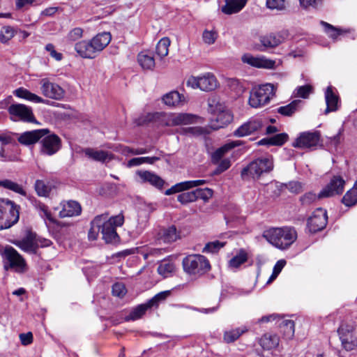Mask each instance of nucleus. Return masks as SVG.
<instances>
[{"instance_id": "obj_1", "label": "nucleus", "mask_w": 357, "mask_h": 357, "mask_svg": "<svg viewBox=\"0 0 357 357\" xmlns=\"http://www.w3.org/2000/svg\"><path fill=\"white\" fill-rule=\"evenodd\" d=\"M262 236L271 244L282 250L288 248L297 238L295 229L291 227H273L265 230Z\"/></svg>"}, {"instance_id": "obj_2", "label": "nucleus", "mask_w": 357, "mask_h": 357, "mask_svg": "<svg viewBox=\"0 0 357 357\" xmlns=\"http://www.w3.org/2000/svg\"><path fill=\"white\" fill-rule=\"evenodd\" d=\"M20 206L7 199H0V230L15 225L20 218Z\"/></svg>"}, {"instance_id": "obj_3", "label": "nucleus", "mask_w": 357, "mask_h": 357, "mask_svg": "<svg viewBox=\"0 0 357 357\" xmlns=\"http://www.w3.org/2000/svg\"><path fill=\"white\" fill-rule=\"evenodd\" d=\"M273 168L271 158H257L242 169L241 176L244 181H248L250 178H259L262 174L269 172Z\"/></svg>"}, {"instance_id": "obj_4", "label": "nucleus", "mask_w": 357, "mask_h": 357, "mask_svg": "<svg viewBox=\"0 0 357 357\" xmlns=\"http://www.w3.org/2000/svg\"><path fill=\"white\" fill-rule=\"evenodd\" d=\"M275 89L272 84H266L252 89L249 98V105L254 108L268 104L275 96Z\"/></svg>"}, {"instance_id": "obj_5", "label": "nucleus", "mask_w": 357, "mask_h": 357, "mask_svg": "<svg viewBox=\"0 0 357 357\" xmlns=\"http://www.w3.org/2000/svg\"><path fill=\"white\" fill-rule=\"evenodd\" d=\"M182 264L184 271L190 275L203 274L211 268L208 260L201 255H188Z\"/></svg>"}, {"instance_id": "obj_6", "label": "nucleus", "mask_w": 357, "mask_h": 357, "mask_svg": "<svg viewBox=\"0 0 357 357\" xmlns=\"http://www.w3.org/2000/svg\"><path fill=\"white\" fill-rule=\"evenodd\" d=\"M356 326L354 324H342L337 333L342 347L347 351H351L357 347Z\"/></svg>"}, {"instance_id": "obj_7", "label": "nucleus", "mask_w": 357, "mask_h": 357, "mask_svg": "<svg viewBox=\"0 0 357 357\" xmlns=\"http://www.w3.org/2000/svg\"><path fill=\"white\" fill-rule=\"evenodd\" d=\"M0 255L7 261L10 268L15 269L17 272H22L26 263L22 257L10 245H0Z\"/></svg>"}, {"instance_id": "obj_8", "label": "nucleus", "mask_w": 357, "mask_h": 357, "mask_svg": "<svg viewBox=\"0 0 357 357\" xmlns=\"http://www.w3.org/2000/svg\"><path fill=\"white\" fill-rule=\"evenodd\" d=\"M320 138L319 131L303 132L300 133L293 142L292 146L299 149L314 150L322 146L320 143Z\"/></svg>"}, {"instance_id": "obj_9", "label": "nucleus", "mask_w": 357, "mask_h": 357, "mask_svg": "<svg viewBox=\"0 0 357 357\" xmlns=\"http://www.w3.org/2000/svg\"><path fill=\"white\" fill-rule=\"evenodd\" d=\"M161 124L165 126L188 125L196 122L197 116L188 113H171L160 114Z\"/></svg>"}, {"instance_id": "obj_10", "label": "nucleus", "mask_w": 357, "mask_h": 357, "mask_svg": "<svg viewBox=\"0 0 357 357\" xmlns=\"http://www.w3.org/2000/svg\"><path fill=\"white\" fill-rule=\"evenodd\" d=\"M8 113L13 121H22L24 122H36L32 109L23 104H12L8 107Z\"/></svg>"}, {"instance_id": "obj_11", "label": "nucleus", "mask_w": 357, "mask_h": 357, "mask_svg": "<svg viewBox=\"0 0 357 357\" xmlns=\"http://www.w3.org/2000/svg\"><path fill=\"white\" fill-rule=\"evenodd\" d=\"M187 85L192 89L209 91L217 87L218 81L213 74L206 73L202 77H190L187 81Z\"/></svg>"}, {"instance_id": "obj_12", "label": "nucleus", "mask_w": 357, "mask_h": 357, "mask_svg": "<svg viewBox=\"0 0 357 357\" xmlns=\"http://www.w3.org/2000/svg\"><path fill=\"white\" fill-rule=\"evenodd\" d=\"M42 94L46 98L60 100L65 96L64 89L59 84L51 82L47 78H43L40 81Z\"/></svg>"}, {"instance_id": "obj_13", "label": "nucleus", "mask_w": 357, "mask_h": 357, "mask_svg": "<svg viewBox=\"0 0 357 357\" xmlns=\"http://www.w3.org/2000/svg\"><path fill=\"white\" fill-rule=\"evenodd\" d=\"M135 207L137 210V225L135 232L140 234L146 227L149 214L154 208L151 204L143 203L139 199H137V202H135Z\"/></svg>"}, {"instance_id": "obj_14", "label": "nucleus", "mask_w": 357, "mask_h": 357, "mask_svg": "<svg viewBox=\"0 0 357 357\" xmlns=\"http://www.w3.org/2000/svg\"><path fill=\"white\" fill-rule=\"evenodd\" d=\"M328 221L326 210L319 208L316 209L307 220V227L310 232L316 233L324 229Z\"/></svg>"}, {"instance_id": "obj_15", "label": "nucleus", "mask_w": 357, "mask_h": 357, "mask_svg": "<svg viewBox=\"0 0 357 357\" xmlns=\"http://www.w3.org/2000/svg\"><path fill=\"white\" fill-rule=\"evenodd\" d=\"M344 179L340 176H334L330 182L319 193V197H329L341 195L344 188Z\"/></svg>"}, {"instance_id": "obj_16", "label": "nucleus", "mask_w": 357, "mask_h": 357, "mask_svg": "<svg viewBox=\"0 0 357 357\" xmlns=\"http://www.w3.org/2000/svg\"><path fill=\"white\" fill-rule=\"evenodd\" d=\"M40 151L45 155L55 154L61 147V140L55 134L44 137L40 142Z\"/></svg>"}, {"instance_id": "obj_17", "label": "nucleus", "mask_w": 357, "mask_h": 357, "mask_svg": "<svg viewBox=\"0 0 357 357\" xmlns=\"http://www.w3.org/2000/svg\"><path fill=\"white\" fill-rule=\"evenodd\" d=\"M50 132L48 129H38L26 131L20 134L17 138L18 142L23 145L29 146L38 142L43 137Z\"/></svg>"}, {"instance_id": "obj_18", "label": "nucleus", "mask_w": 357, "mask_h": 357, "mask_svg": "<svg viewBox=\"0 0 357 357\" xmlns=\"http://www.w3.org/2000/svg\"><path fill=\"white\" fill-rule=\"evenodd\" d=\"M241 60L243 63L256 68L273 69L275 66V61L274 60L268 59L264 56L255 57L250 54H243Z\"/></svg>"}, {"instance_id": "obj_19", "label": "nucleus", "mask_w": 357, "mask_h": 357, "mask_svg": "<svg viewBox=\"0 0 357 357\" xmlns=\"http://www.w3.org/2000/svg\"><path fill=\"white\" fill-rule=\"evenodd\" d=\"M232 121L231 113L229 110H222L211 119L209 126L211 129L217 130L227 126Z\"/></svg>"}, {"instance_id": "obj_20", "label": "nucleus", "mask_w": 357, "mask_h": 357, "mask_svg": "<svg viewBox=\"0 0 357 357\" xmlns=\"http://www.w3.org/2000/svg\"><path fill=\"white\" fill-rule=\"evenodd\" d=\"M261 123L258 120L248 121L239 126L233 133L234 136L243 137L253 134L260 129Z\"/></svg>"}, {"instance_id": "obj_21", "label": "nucleus", "mask_w": 357, "mask_h": 357, "mask_svg": "<svg viewBox=\"0 0 357 357\" xmlns=\"http://www.w3.org/2000/svg\"><path fill=\"white\" fill-rule=\"evenodd\" d=\"M75 50L81 57L84 59H94L98 55L91 40H84L77 43L75 45Z\"/></svg>"}, {"instance_id": "obj_22", "label": "nucleus", "mask_w": 357, "mask_h": 357, "mask_svg": "<svg viewBox=\"0 0 357 357\" xmlns=\"http://www.w3.org/2000/svg\"><path fill=\"white\" fill-rule=\"evenodd\" d=\"M107 218H102L101 234L102 239L106 243H116L119 241V236L116 233V228H114L111 222H106Z\"/></svg>"}, {"instance_id": "obj_23", "label": "nucleus", "mask_w": 357, "mask_h": 357, "mask_svg": "<svg viewBox=\"0 0 357 357\" xmlns=\"http://www.w3.org/2000/svg\"><path fill=\"white\" fill-rule=\"evenodd\" d=\"M284 40V37L280 33H271L259 37V41L264 48H273L278 46Z\"/></svg>"}, {"instance_id": "obj_24", "label": "nucleus", "mask_w": 357, "mask_h": 357, "mask_svg": "<svg viewBox=\"0 0 357 357\" xmlns=\"http://www.w3.org/2000/svg\"><path fill=\"white\" fill-rule=\"evenodd\" d=\"M205 183H206V180H195L181 182L175 184L171 188L167 190L165 195H169L174 193L180 192L199 185H204Z\"/></svg>"}, {"instance_id": "obj_25", "label": "nucleus", "mask_w": 357, "mask_h": 357, "mask_svg": "<svg viewBox=\"0 0 357 357\" xmlns=\"http://www.w3.org/2000/svg\"><path fill=\"white\" fill-rule=\"evenodd\" d=\"M112 36L109 32H102L98 33L91 39L93 45V48L98 54L102 52L110 43Z\"/></svg>"}, {"instance_id": "obj_26", "label": "nucleus", "mask_w": 357, "mask_h": 357, "mask_svg": "<svg viewBox=\"0 0 357 357\" xmlns=\"http://www.w3.org/2000/svg\"><path fill=\"white\" fill-rule=\"evenodd\" d=\"M158 238L165 243H172L180 238V234L174 225L162 227L158 234Z\"/></svg>"}, {"instance_id": "obj_27", "label": "nucleus", "mask_w": 357, "mask_h": 357, "mask_svg": "<svg viewBox=\"0 0 357 357\" xmlns=\"http://www.w3.org/2000/svg\"><path fill=\"white\" fill-rule=\"evenodd\" d=\"M82 212L80 204L76 201H68L63 204L62 210L59 212L61 218L79 215Z\"/></svg>"}, {"instance_id": "obj_28", "label": "nucleus", "mask_w": 357, "mask_h": 357, "mask_svg": "<svg viewBox=\"0 0 357 357\" xmlns=\"http://www.w3.org/2000/svg\"><path fill=\"white\" fill-rule=\"evenodd\" d=\"M162 99L163 102L169 107L179 106L185 102L184 96L176 91H172L165 94Z\"/></svg>"}, {"instance_id": "obj_29", "label": "nucleus", "mask_w": 357, "mask_h": 357, "mask_svg": "<svg viewBox=\"0 0 357 357\" xmlns=\"http://www.w3.org/2000/svg\"><path fill=\"white\" fill-rule=\"evenodd\" d=\"M107 218V214H102L95 217L91 222V228L88 232V238L90 241H95L98 238L99 233H101L102 218Z\"/></svg>"}, {"instance_id": "obj_30", "label": "nucleus", "mask_w": 357, "mask_h": 357, "mask_svg": "<svg viewBox=\"0 0 357 357\" xmlns=\"http://www.w3.org/2000/svg\"><path fill=\"white\" fill-rule=\"evenodd\" d=\"M247 0H225V5L222 7V12L227 15L238 13L246 4Z\"/></svg>"}, {"instance_id": "obj_31", "label": "nucleus", "mask_w": 357, "mask_h": 357, "mask_svg": "<svg viewBox=\"0 0 357 357\" xmlns=\"http://www.w3.org/2000/svg\"><path fill=\"white\" fill-rule=\"evenodd\" d=\"M137 174L139 175L142 182H148L158 188H161L163 186L164 181L158 176L150 172L137 171Z\"/></svg>"}, {"instance_id": "obj_32", "label": "nucleus", "mask_w": 357, "mask_h": 357, "mask_svg": "<svg viewBox=\"0 0 357 357\" xmlns=\"http://www.w3.org/2000/svg\"><path fill=\"white\" fill-rule=\"evenodd\" d=\"M325 99L327 105L325 114L335 112L337 109L338 96L334 93L332 86H328L326 89Z\"/></svg>"}, {"instance_id": "obj_33", "label": "nucleus", "mask_w": 357, "mask_h": 357, "mask_svg": "<svg viewBox=\"0 0 357 357\" xmlns=\"http://www.w3.org/2000/svg\"><path fill=\"white\" fill-rule=\"evenodd\" d=\"M137 62L143 70H153L155 66L153 55L149 52H142L139 53Z\"/></svg>"}, {"instance_id": "obj_34", "label": "nucleus", "mask_w": 357, "mask_h": 357, "mask_svg": "<svg viewBox=\"0 0 357 357\" xmlns=\"http://www.w3.org/2000/svg\"><path fill=\"white\" fill-rule=\"evenodd\" d=\"M14 94L18 98H23L33 102L47 103L48 102V100L43 99L38 95L33 93L29 90L22 87L16 89L14 91Z\"/></svg>"}, {"instance_id": "obj_35", "label": "nucleus", "mask_w": 357, "mask_h": 357, "mask_svg": "<svg viewBox=\"0 0 357 357\" xmlns=\"http://www.w3.org/2000/svg\"><path fill=\"white\" fill-rule=\"evenodd\" d=\"M19 245L22 250L29 254L38 255L37 245L33 234H30L26 238H23L20 242Z\"/></svg>"}, {"instance_id": "obj_36", "label": "nucleus", "mask_w": 357, "mask_h": 357, "mask_svg": "<svg viewBox=\"0 0 357 357\" xmlns=\"http://www.w3.org/2000/svg\"><path fill=\"white\" fill-rule=\"evenodd\" d=\"M162 252L161 249L151 248L148 246H142L135 248V260L140 259L141 257L144 259H147L149 257L158 256Z\"/></svg>"}, {"instance_id": "obj_37", "label": "nucleus", "mask_w": 357, "mask_h": 357, "mask_svg": "<svg viewBox=\"0 0 357 357\" xmlns=\"http://www.w3.org/2000/svg\"><path fill=\"white\" fill-rule=\"evenodd\" d=\"M248 328L243 326L235 329L225 331L223 335V340L226 343H232L237 340L241 335L246 333Z\"/></svg>"}, {"instance_id": "obj_38", "label": "nucleus", "mask_w": 357, "mask_h": 357, "mask_svg": "<svg viewBox=\"0 0 357 357\" xmlns=\"http://www.w3.org/2000/svg\"><path fill=\"white\" fill-rule=\"evenodd\" d=\"M288 135L286 133H280L270 137L261 139L258 144L259 145L268 146H281L287 141Z\"/></svg>"}, {"instance_id": "obj_39", "label": "nucleus", "mask_w": 357, "mask_h": 357, "mask_svg": "<svg viewBox=\"0 0 357 357\" xmlns=\"http://www.w3.org/2000/svg\"><path fill=\"white\" fill-rule=\"evenodd\" d=\"M259 344L264 349L271 350L278 346L279 337L276 335L266 333L261 337Z\"/></svg>"}, {"instance_id": "obj_40", "label": "nucleus", "mask_w": 357, "mask_h": 357, "mask_svg": "<svg viewBox=\"0 0 357 357\" xmlns=\"http://www.w3.org/2000/svg\"><path fill=\"white\" fill-rule=\"evenodd\" d=\"M73 151L75 154H84L86 156H114L111 152L103 150H94L91 148L84 149L80 146H76L73 149Z\"/></svg>"}, {"instance_id": "obj_41", "label": "nucleus", "mask_w": 357, "mask_h": 357, "mask_svg": "<svg viewBox=\"0 0 357 357\" xmlns=\"http://www.w3.org/2000/svg\"><path fill=\"white\" fill-rule=\"evenodd\" d=\"M320 24L323 26L324 31L328 36L333 40H336L339 36L347 32V31L344 29L335 27L324 21H321Z\"/></svg>"}, {"instance_id": "obj_42", "label": "nucleus", "mask_w": 357, "mask_h": 357, "mask_svg": "<svg viewBox=\"0 0 357 357\" xmlns=\"http://www.w3.org/2000/svg\"><path fill=\"white\" fill-rule=\"evenodd\" d=\"M301 103V100H295L285 106L280 107L277 110L279 114L283 116H291L298 109Z\"/></svg>"}, {"instance_id": "obj_43", "label": "nucleus", "mask_w": 357, "mask_h": 357, "mask_svg": "<svg viewBox=\"0 0 357 357\" xmlns=\"http://www.w3.org/2000/svg\"><path fill=\"white\" fill-rule=\"evenodd\" d=\"M211 162L213 165H217L213 173L214 175L221 174L231 166V162L227 158H212Z\"/></svg>"}, {"instance_id": "obj_44", "label": "nucleus", "mask_w": 357, "mask_h": 357, "mask_svg": "<svg viewBox=\"0 0 357 357\" xmlns=\"http://www.w3.org/2000/svg\"><path fill=\"white\" fill-rule=\"evenodd\" d=\"M280 332L286 339H291L294 335V322L289 319H282L279 324Z\"/></svg>"}, {"instance_id": "obj_45", "label": "nucleus", "mask_w": 357, "mask_h": 357, "mask_svg": "<svg viewBox=\"0 0 357 357\" xmlns=\"http://www.w3.org/2000/svg\"><path fill=\"white\" fill-rule=\"evenodd\" d=\"M33 204L35 206V207L39 211V215L42 218L46 219L52 223L56 222V220L52 217V215L50 211L47 206L36 199H34Z\"/></svg>"}, {"instance_id": "obj_46", "label": "nucleus", "mask_w": 357, "mask_h": 357, "mask_svg": "<svg viewBox=\"0 0 357 357\" xmlns=\"http://www.w3.org/2000/svg\"><path fill=\"white\" fill-rule=\"evenodd\" d=\"M248 260V253L243 249L229 261V266L231 268H238L241 264Z\"/></svg>"}, {"instance_id": "obj_47", "label": "nucleus", "mask_w": 357, "mask_h": 357, "mask_svg": "<svg viewBox=\"0 0 357 357\" xmlns=\"http://www.w3.org/2000/svg\"><path fill=\"white\" fill-rule=\"evenodd\" d=\"M174 270V264L169 261H162L158 267V273L164 278L169 277Z\"/></svg>"}, {"instance_id": "obj_48", "label": "nucleus", "mask_w": 357, "mask_h": 357, "mask_svg": "<svg viewBox=\"0 0 357 357\" xmlns=\"http://www.w3.org/2000/svg\"><path fill=\"white\" fill-rule=\"evenodd\" d=\"M170 40L167 38H162L159 40L156 45V54L161 58H164L168 54Z\"/></svg>"}, {"instance_id": "obj_49", "label": "nucleus", "mask_w": 357, "mask_h": 357, "mask_svg": "<svg viewBox=\"0 0 357 357\" xmlns=\"http://www.w3.org/2000/svg\"><path fill=\"white\" fill-rule=\"evenodd\" d=\"M0 186L22 195H26V192L20 185L9 179L0 180Z\"/></svg>"}, {"instance_id": "obj_50", "label": "nucleus", "mask_w": 357, "mask_h": 357, "mask_svg": "<svg viewBox=\"0 0 357 357\" xmlns=\"http://www.w3.org/2000/svg\"><path fill=\"white\" fill-rule=\"evenodd\" d=\"M342 202L347 206H353L357 204V189L354 185L346 192L342 199Z\"/></svg>"}, {"instance_id": "obj_51", "label": "nucleus", "mask_w": 357, "mask_h": 357, "mask_svg": "<svg viewBox=\"0 0 357 357\" xmlns=\"http://www.w3.org/2000/svg\"><path fill=\"white\" fill-rule=\"evenodd\" d=\"M240 141H233L227 143L221 147L218 148L211 156H223L225 154L227 153L229 150L240 145Z\"/></svg>"}, {"instance_id": "obj_52", "label": "nucleus", "mask_w": 357, "mask_h": 357, "mask_svg": "<svg viewBox=\"0 0 357 357\" xmlns=\"http://www.w3.org/2000/svg\"><path fill=\"white\" fill-rule=\"evenodd\" d=\"M35 190L38 195L40 197H47L50 192V188L42 180L36 181Z\"/></svg>"}, {"instance_id": "obj_53", "label": "nucleus", "mask_w": 357, "mask_h": 357, "mask_svg": "<svg viewBox=\"0 0 357 357\" xmlns=\"http://www.w3.org/2000/svg\"><path fill=\"white\" fill-rule=\"evenodd\" d=\"M15 34V31L13 27L10 26H3L0 31V41L1 43H7L10 40Z\"/></svg>"}, {"instance_id": "obj_54", "label": "nucleus", "mask_w": 357, "mask_h": 357, "mask_svg": "<svg viewBox=\"0 0 357 357\" xmlns=\"http://www.w3.org/2000/svg\"><path fill=\"white\" fill-rule=\"evenodd\" d=\"M195 194L196 195V200L198 199H203L204 202H207L213 196V190L210 188H197L195 190Z\"/></svg>"}, {"instance_id": "obj_55", "label": "nucleus", "mask_w": 357, "mask_h": 357, "mask_svg": "<svg viewBox=\"0 0 357 357\" xmlns=\"http://www.w3.org/2000/svg\"><path fill=\"white\" fill-rule=\"evenodd\" d=\"M313 91V87L310 84H306L298 87L295 91V96L302 98H307L309 95Z\"/></svg>"}, {"instance_id": "obj_56", "label": "nucleus", "mask_w": 357, "mask_h": 357, "mask_svg": "<svg viewBox=\"0 0 357 357\" xmlns=\"http://www.w3.org/2000/svg\"><path fill=\"white\" fill-rule=\"evenodd\" d=\"M177 200L183 204L196 201V195L195 190L190 192H183L178 195Z\"/></svg>"}, {"instance_id": "obj_57", "label": "nucleus", "mask_w": 357, "mask_h": 357, "mask_svg": "<svg viewBox=\"0 0 357 357\" xmlns=\"http://www.w3.org/2000/svg\"><path fill=\"white\" fill-rule=\"evenodd\" d=\"M180 133L190 136H199L205 134V130L202 127H188L185 128H182L180 131Z\"/></svg>"}, {"instance_id": "obj_58", "label": "nucleus", "mask_w": 357, "mask_h": 357, "mask_svg": "<svg viewBox=\"0 0 357 357\" xmlns=\"http://www.w3.org/2000/svg\"><path fill=\"white\" fill-rule=\"evenodd\" d=\"M127 292L125 285L121 282H116L112 287V295L119 298H123Z\"/></svg>"}, {"instance_id": "obj_59", "label": "nucleus", "mask_w": 357, "mask_h": 357, "mask_svg": "<svg viewBox=\"0 0 357 357\" xmlns=\"http://www.w3.org/2000/svg\"><path fill=\"white\" fill-rule=\"evenodd\" d=\"M225 243H222L218 241L208 243L203 249V252H216L220 248H223Z\"/></svg>"}, {"instance_id": "obj_60", "label": "nucleus", "mask_w": 357, "mask_h": 357, "mask_svg": "<svg viewBox=\"0 0 357 357\" xmlns=\"http://www.w3.org/2000/svg\"><path fill=\"white\" fill-rule=\"evenodd\" d=\"M285 264L286 261L284 259H280L276 262L273 267L272 275H271L268 282H271L278 277V275L280 274Z\"/></svg>"}, {"instance_id": "obj_61", "label": "nucleus", "mask_w": 357, "mask_h": 357, "mask_svg": "<svg viewBox=\"0 0 357 357\" xmlns=\"http://www.w3.org/2000/svg\"><path fill=\"white\" fill-rule=\"evenodd\" d=\"M218 37V33L215 31L205 30L202 34V38L205 43L208 45L213 44Z\"/></svg>"}, {"instance_id": "obj_62", "label": "nucleus", "mask_w": 357, "mask_h": 357, "mask_svg": "<svg viewBox=\"0 0 357 357\" xmlns=\"http://www.w3.org/2000/svg\"><path fill=\"white\" fill-rule=\"evenodd\" d=\"M169 295V291H161L150 299L149 302L152 307L157 306L160 302L165 301Z\"/></svg>"}, {"instance_id": "obj_63", "label": "nucleus", "mask_w": 357, "mask_h": 357, "mask_svg": "<svg viewBox=\"0 0 357 357\" xmlns=\"http://www.w3.org/2000/svg\"><path fill=\"white\" fill-rule=\"evenodd\" d=\"M318 198H320L319 195H317L312 192H309L301 197L300 201L303 205H309L314 202Z\"/></svg>"}, {"instance_id": "obj_64", "label": "nucleus", "mask_w": 357, "mask_h": 357, "mask_svg": "<svg viewBox=\"0 0 357 357\" xmlns=\"http://www.w3.org/2000/svg\"><path fill=\"white\" fill-rule=\"evenodd\" d=\"M285 0H267L266 6L270 9L282 10L285 8Z\"/></svg>"}]
</instances>
